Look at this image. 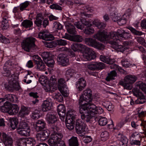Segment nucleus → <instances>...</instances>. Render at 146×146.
<instances>
[{
  "mask_svg": "<svg viewBox=\"0 0 146 146\" xmlns=\"http://www.w3.org/2000/svg\"><path fill=\"white\" fill-rule=\"evenodd\" d=\"M92 100V92L90 89L84 90L83 94L80 96L79 99L80 102L84 101L87 102L80 106L79 111L82 114V119L87 122L90 121L93 115L96 114H101L104 111L101 107H97L91 103Z\"/></svg>",
  "mask_w": 146,
  "mask_h": 146,
  "instance_id": "obj_1",
  "label": "nucleus"
},
{
  "mask_svg": "<svg viewBox=\"0 0 146 146\" xmlns=\"http://www.w3.org/2000/svg\"><path fill=\"white\" fill-rule=\"evenodd\" d=\"M77 112L74 110L70 109L67 112L65 119L66 127L69 130L74 129V123L77 116Z\"/></svg>",
  "mask_w": 146,
  "mask_h": 146,
  "instance_id": "obj_2",
  "label": "nucleus"
},
{
  "mask_svg": "<svg viewBox=\"0 0 146 146\" xmlns=\"http://www.w3.org/2000/svg\"><path fill=\"white\" fill-rule=\"evenodd\" d=\"M10 79H9V85L5 86V88L11 92L18 91L21 88L18 82V77L15 73L12 74Z\"/></svg>",
  "mask_w": 146,
  "mask_h": 146,
  "instance_id": "obj_3",
  "label": "nucleus"
},
{
  "mask_svg": "<svg viewBox=\"0 0 146 146\" xmlns=\"http://www.w3.org/2000/svg\"><path fill=\"white\" fill-rule=\"evenodd\" d=\"M36 39L33 37H29L25 40V44L22 46V48L28 52H34L36 50V46L35 44Z\"/></svg>",
  "mask_w": 146,
  "mask_h": 146,
  "instance_id": "obj_4",
  "label": "nucleus"
},
{
  "mask_svg": "<svg viewBox=\"0 0 146 146\" xmlns=\"http://www.w3.org/2000/svg\"><path fill=\"white\" fill-rule=\"evenodd\" d=\"M131 36L130 33L125 32L122 29H118L116 32H111L110 35V37L113 40H115L116 38H123L128 39L131 38Z\"/></svg>",
  "mask_w": 146,
  "mask_h": 146,
  "instance_id": "obj_5",
  "label": "nucleus"
},
{
  "mask_svg": "<svg viewBox=\"0 0 146 146\" xmlns=\"http://www.w3.org/2000/svg\"><path fill=\"white\" fill-rule=\"evenodd\" d=\"M82 51L84 52L82 56L85 61L90 60L94 59L96 57L95 52L86 46Z\"/></svg>",
  "mask_w": 146,
  "mask_h": 146,
  "instance_id": "obj_6",
  "label": "nucleus"
},
{
  "mask_svg": "<svg viewBox=\"0 0 146 146\" xmlns=\"http://www.w3.org/2000/svg\"><path fill=\"white\" fill-rule=\"evenodd\" d=\"M134 95L138 98L137 100L134 101L133 99L130 102V104L131 105L135 104H141L144 103L145 102L146 100L143 94L138 90L133 92Z\"/></svg>",
  "mask_w": 146,
  "mask_h": 146,
  "instance_id": "obj_7",
  "label": "nucleus"
},
{
  "mask_svg": "<svg viewBox=\"0 0 146 146\" xmlns=\"http://www.w3.org/2000/svg\"><path fill=\"white\" fill-rule=\"evenodd\" d=\"M63 135L60 133L58 134L51 135L50 137L48 140V143L50 146H56L57 143L60 141L63 137Z\"/></svg>",
  "mask_w": 146,
  "mask_h": 146,
  "instance_id": "obj_8",
  "label": "nucleus"
},
{
  "mask_svg": "<svg viewBox=\"0 0 146 146\" xmlns=\"http://www.w3.org/2000/svg\"><path fill=\"white\" fill-rule=\"evenodd\" d=\"M73 20L70 18H67L66 21L64 22V26L66 27L67 32L70 34L75 35L76 34L75 27L73 25Z\"/></svg>",
  "mask_w": 146,
  "mask_h": 146,
  "instance_id": "obj_9",
  "label": "nucleus"
},
{
  "mask_svg": "<svg viewBox=\"0 0 146 146\" xmlns=\"http://www.w3.org/2000/svg\"><path fill=\"white\" fill-rule=\"evenodd\" d=\"M86 125L79 119H77L76 122L75 129L78 134H80L83 135L86 131Z\"/></svg>",
  "mask_w": 146,
  "mask_h": 146,
  "instance_id": "obj_10",
  "label": "nucleus"
},
{
  "mask_svg": "<svg viewBox=\"0 0 146 146\" xmlns=\"http://www.w3.org/2000/svg\"><path fill=\"white\" fill-rule=\"evenodd\" d=\"M119 39L116 38L115 40H113L110 41V43L113 46V47L117 51L123 52L125 51L127 47L123 45H119L118 43L120 41Z\"/></svg>",
  "mask_w": 146,
  "mask_h": 146,
  "instance_id": "obj_11",
  "label": "nucleus"
},
{
  "mask_svg": "<svg viewBox=\"0 0 146 146\" xmlns=\"http://www.w3.org/2000/svg\"><path fill=\"white\" fill-rule=\"evenodd\" d=\"M38 36L39 38L47 41L51 40L54 39L53 35L48 33L46 31H40L38 33Z\"/></svg>",
  "mask_w": 146,
  "mask_h": 146,
  "instance_id": "obj_12",
  "label": "nucleus"
},
{
  "mask_svg": "<svg viewBox=\"0 0 146 146\" xmlns=\"http://www.w3.org/2000/svg\"><path fill=\"white\" fill-rule=\"evenodd\" d=\"M104 67V64L101 62H94L88 66V69L92 70L102 69Z\"/></svg>",
  "mask_w": 146,
  "mask_h": 146,
  "instance_id": "obj_13",
  "label": "nucleus"
},
{
  "mask_svg": "<svg viewBox=\"0 0 146 146\" xmlns=\"http://www.w3.org/2000/svg\"><path fill=\"white\" fill-rule=\"evenodd\" d=\"M50 133L48 130H44L36 135L37 139L40 141H45L49 137Z\"/></svg>",
  "mask_w": 146,
  "mask_h": 146,
  "instance_id": "obj_14",
  "label": "nucleus"
},
{
  "mask_svg": "<svg viewBox=\"0 0 146 146\" xmlns=\"http://www.w3.org/2000/svg\"><path fill=\"white\" fill-rule=\"evenodd\" d=\"M64 38H66L71 41L77 42H81L83 40V38L82 36L80 35H77L74 36H71L66 33L65 34V35L64 36Z\"/></svg>",
  "mask_w": 146,
  "mask_h": 146,
  "instance_id": "obj_15",
  "label": "nucleus"
},
{
  "mask_svg": "<svg viewBox=\"0 0 146 146\" xmlns=\"http://www.w3.org/2000/svg\"><path fill=\"white\" fill-rule=\"evenodd\" d=\"M55 114V112H51L46 115V120L48 124L56 123V116Z\"/></svg>",
  "mask_w": 146,
  "mask_h": 146,
  "instance_id": "obj_16",
  "label": "nucleus"
},
{
  "mask_svg": "<svg viewBox=\"0 0 146 146\" xmlns=\"http://www.w3.org/2000/svg\"><path fill=\"white\" fill-rule=\"evenodd\" d=\"M93 37L101 41H104L108 39V36L103 32L99 31L98 32L93 36Z\"/></svg>",
  "mask_w": 146,
  "mask_h": 146,
  "instance_id": "obj_17",
  "label": "nucleus"
},
{
  "mask_svg": "<svg viewBox=\"0 0 146 146\" xmlns=\"http://www.w3.org/2000/svg\"><path fill=\"white\" fill-rule=\"evenodd\" d=\"M48 130L50 134L51 133V135L58 134L57 133L58 128L57 126V123H54L48 124Z\"/></svg>",
  "mask_w": 146,
  "mask_h": 146,
  "instance_id": "obj_18",
  "label": "nucleus"
},
{
  "mask_svg": "<svg viewBox=\"0 0 146 146\" xmlns=\"http://www.w3.org/2000/svg\"><path fill=\"white\" fill-rule=\"evenodd\" d=\"M36 130L37 131H39L44 129L46 127V123L42 119L38 120L36 122Z\"/></svg>",
  "mask_w": 146,
  "mask_h": 146,
  "instance_id": "obj_19",
  "label": "nucleus"
},
{
  "mask_svg": "<svg viewBox=\"0 0 146 146\" xmlns=\"http://www.w3.org/2000/svg\"><path fill=\"white\" fill-rule=\"evenodd\" d=\"M86 81L83 78L79 79L76 83V87L80 91L82 90L86 86Z\"/></svg>",
  "mask_w": 146,
  "mask_h": 146,
  "instance_id": "obj_20",
  "label": "nucleus"
},
{
  "mask_svg": "<svg viewBox=\"0 0 146 146\" xmlns=\"http://www.w3.org/2000/svg\"><path fill=\"white\" fill-rule=\"evenodd\" d=\"M42 110L44 111H47L52 108V103L47 100L44 101L42 105Z\"/></svg>",
  "mask_w": 146,
  "mask_h": 146,
  "instance_id": "obj_21",
  "label": "nucleus"
},
{
  "mask_svg": "<svg viewBox=\"0 0 146 146\" xmlns=\"http://www.w3.org/2000/svg\"><path fill=\"white\" fill-rule=\"evenodd\" d=\"M17 131L18 134L21 136H28L30 135L31 130L30 128L17 129Z\"/></svg>",
  "mask_w": 146,
  "mask_h": 146,
  "instance_id": "obj_22",
  "label": "nucleus"
},
{
  "mask_svg": "<svg viewBox=\"0 0 146 146\" xmlns=\"http://www.w3.org/2000/svg\"><path fill=\"white\" fill-rule=\"evenodd\" d=\"M58 90L62 96H64V79L61 78L58 80Z\"/></svg>",
  "mask_w": 146,
  "mask_h": 146,
  "instance_id": "obj_23",
  "label": "nucleus"
},
{
  "mask_svg": "<svg viewBox=\"0 0 146 146\" xmlns=\"http://www.w3.org/2000/svg\"><path fill=\"white\" fill-rule=\"evenodd\" d=\"M58 112L59 117L61 120L64 121V105L60 104L58 106Z\"/></svg>",
  "mask_w": 146,
  "mask_h": 146,
  "instance_id": "obj_24",
  "label": "nucleus"
},
{
  "mask_svg": "<svg viewBox=\"0 0 146 146\" xmlns=\"http://www.w3.org/2000/svg\"><path fill=\"white\" fill-rule=\"evenodd\" d=\"M44 19V17L42 13L38 14L36 16L35 23L38 27H41L42 21Z\"/></svg>",
  "mask_w": 146,
  "mask_h": 146,
  "instance_id": "obj_25",
  "label": "nucleus"
},
{
  "mask_svg": "<svg viewBox=\"0 0 146 146\" xmlns=\"http://www.w3.org/2000/svg\"><path fill=\"white\" fill-rule=\"evenodd\" d=\"M86 46L85 45L81 44L73 43L71 46V48L74 52H76L80 50V48H81V50L82 51L85 48Z\"/></svg>",
  "mask_w": 146,
  "mask_h": 146,
  "instance_id": "obj_26",
  "label": "nucleus"
},
{
  "mask_svg": "<svg viewBox=\"0 0 146 146\" xmlns=\"http://www.w3.org/2000/svg\"><path fill=\"white\" fill-rule=\"evenodd\" d=\"M5 101H7L9 102H16L17 100L16 96L13 94H8L5 96L4 98Z\"/></svg>",
  "mask_w": 146,
  "mask_h": 146,
  "instance_id": "obj_27",
  "label": "nucleus"
},
{
  "mask_svg": "<svg viewBox=\"0 0 146 146\" xmlns=\"http://www.w3.org/2000/svg\"><path fill=\"white\" fill-rule=\"evenodd\" d=\"M137 78L133 75H129L126 76L124 78V80L126 83L132 84L136 81Z\"/></svg>",
  "mask_w": 146,
  "mask_h": 146,
  "instance_id": "obj_28",
  "label": "nucleus"
},
{
  "mask_svg": "<svg viewBox=\"0 0 146 146\" xmlns=\"http://www.w3.org/2000/svg\"><path fill=\"white\" fill-rule=\"evenodd\" d=\"M131 125L132 127L135 129H137L140 126H143L144 129L145 128V125L143 124V122L141 120H139L135 122L133 121L131 122Z\"/></svg>",
  "mask_w": 146,
  "mask_h": 146,
  "instance_id": "obj_29",
  "label": "nucleus"
},
{
  "mask_svg": "<svg viewBox=\"0 0 146 146\" xmlns=\"http://www.w3.org/2000/svg\"><path fill=\"white\" fill-rule=\"evenodd\" d=\"M29 112V111L27 107L23 106L21 107L19 115L20 117H23L28 115Z\"/></svg>",
  "mask_w": 146,
  "mask_h": 146,
  "instance_id": "obj_30",
  "label": "nucleus"
},
{
  "mask_svg": "<svg viewBox=\"0 0 146 146\" xmlns=\"http://www.w3.org/2000/svg\"><path fill=\"white\" fill-rule=\"evenodd\" d=\"M26 146H33L36 143V141L33 138L28 137L25 138Z\"/></svg>",
  "mask_w": 146,
  "mask_h": 146,
  "instance_id": "obj_31",
  "label": "nucleus"
},
{
  "mask_svg": "<svg viewBox=\"0 0 146 146\" xmlns=\"http://www.w3.org/2000/svg\"><path fill=\"white\" fill-rule=\"evenodd\" d=\"M19 110V108L18 106L15 104H13L11 105L10 111H9V114L11 115H13L17 113Z\"/></svg>",
  "mask_w": 146,
  "mask_h": 146,
  "instance_id": "obj_32",
  "label": "nucleus"
},
{
  "mask_svg": "<svg viewBox=\"0 0 146 146\" xmlns=\"http://www.w3.org/2000/svg\"><path fill=\"white\" fill-rule=\"evenodd\" d=\"M4 107H2V111L9 113V111H10L12 105L10 102L7 101L4 102Z\"/></svg>",
  "mask_w": 146,
  "mask_h": 146,
  "instance_id": "obj_33",
  "label": "nucleus"
},
{
  "mask_svg": "<svg viewBox=\"0 0 146 146\" xmlns=\"http://www.w3.org/2000/svg\"><path fill=\"white\" fill-rule=\"evenodd\" d=\"M85 41L86 44L94 47L97 42L95 39L90 38H86Z\"/></svg>",
  "mask_w": 146,
  "mask_h": 146,
  "instance_id": "obj_34",
  "label": "nucleus"
},
{
  "mask_svg": "<svg viewBox=\"0 0 146 146\" xmlns=\"http://www.w3.org/2000/svg\"><path fill=\"white\" fill-rule=\"evenodd\" d=\"M84 11L83 12H81V15L82 16H84L85 17H91L92 15L90 14L86 13L85 12H92L93 10L91 7H89L88 6H87L84 7Z\"/></svg>",
  "mask_w": 146,
  "mask_h": 146,
  "instance_id": "obj_35",
  "label": "nucleus"
},
{
  "mask_svg": "<svg viewBox=\"0 0 146 146\" xmlns=\"http://www.w3.org/2000/svg\"><path fill=\"white\" fill-rule=\"evenodd\" d=\"M70 146H78V143L77 138L74 136L72 137L69 141Z\"/></svg>",
  "mask_w": 146,
  "mask_h": 146,
  "instance_id": "obj_36",
  "label": "nucleus"
},
{
  "mask_svg": "<svg viewBox=\"0 0 146 146\" xmlns=\"http://www.w3.org/2000/svg\"><path fill=\"white\" fill-rule=\"evenodd\" d=\"M103 104L109 111H113L114 109V105L109 102L106 101L103 102Z\"/></svg>",
  "mask_w": 146,
  "mask_h": 146,
  "instance_id": "obj_37",
  "label": "nucleus"
},
{
  "mask_svg": "<svg viewBox=\"0 0 146 146\" xmlns=\"http://www.w3.org/2000/svg\"><path fill=\"white\" fill-rule=\"evenodd\" d=\"M36 61L35 64L36 65L37 68L40 70H44L45 69V66L42 60L39 61Z\"/></svg>",
  "mask_w": 146,
  "mask_h": 146,
  "instance_id": "obj_38",
  "label": "nucleus"
},
{
  "mask_svg": "<svg viewBox=\"0 0 146 146\" xmlns=\"http://www.w3.org/2000/svg\"><path fill=\"white\" fill-rule=\"evenodd\" d=\"M41 56L43 61L45 62L47 60L50 58L52 57V54L49 52H44L41 53Z\"/></svg>",
  "mask_w": 146,
  "mask_h": 146,
  "instance_id": "obj_39",
  "label": "nucleus"
},
{
  "mask_svg": "<svg viewBox=\"0 0 146 146\" xmlns=\"http://www.w3.org/2000/svg\"><path fill=\"white\" fill-rule=\"evenodd\" d=\"M10 125L12 129L14 130L18 124V121L16 118H11L10 120Z\"/></svg>",
  "mask_w": 146,
  "mask_h": 146,
  "instance_id": "obj_40",
  "label": "nucleus"
},
{
  "mask_svg": "<svg viewBox=\"0 0 146 146\" xmlns=\"http://www.w3.org/2000/svg\"><path fill=\"white\" fill-rule=\"evenodd\" d=\"M33 76L31 73L30 74L29 72L25 77V78L23 79V81L27 84H29L32 82V79Z\"/></svg>",
  "mask_w": 146,
  "mask_h": 146,
  "instance_id": "obj_41",
  "label": "nucleus"
},
{
  "mask_svg": "<svg viewBox=\"0 0 146 146\" xmlns=\"http://www.w3.org/2000/svg\"><path fill=\"white\" fill-rule=\"evenodd\" d=\"M30 4V2L28 1H26L21 3L19 6L20 11H22L24 10H26V8L28 7Z\"/></svg>",
  "mask_w": 146,
  "mask_h": 146,
  "instance_id": "obj_42",
  "label": "nucleus"
},
{
  "mask_svg": "<svg viewBox=\"0 0 146 146\" xmlns=\"http://www.w3.org/2000/svg\"><path fill=\"white\" fill-rule=\"evenodd\" d=\"M22 25L25 28H28L32 27L33 25L32 21L29 20H25L22 23Z\"/></svg>",
  "mask_w": 146,
  "mask_h": 146,
  "instance_id": "obj_43",
  "label": "nucleus"
},
{
  "mask_svg": "<svg viewBox=\"0 0 146 146\" xmlns=\"http://www.w3.org/2000/svg\"><path fill=\"white\" fill-rule=\"evenodd\" d=\"M108 75L106 78V80L109 81L111 80L114 79V77L116 76L117 73L115 70H113L108 74Z\"/></svg>",
  "mask_w": 146,
  "mask_h": 146,
  "instance_id": "obj_44",
  "label": "nucleus"
},
{
  "mask_svg": "<svg viewBox=\"0 0 146 146\" xmlns=\"http://www.w3.org/2000/svg\"><path fill=\"white\" fill-rule=\"evenodd\" d=\"M12 138L5 133H3L2 134V141L4 143L7 141L13 140Z\"/></svg>",
  "mask_w": 146,
  "mask_h": 146,
  "instance_id": "obj_45",
  "label": "nucleus"
},
{
  "mask_svg": "<svg viewBox=\"0 0 146 146\" xmlns=\"http://www.w3.org/2000/svg\"><path fill=\"white\" fill-rule=\"evenodd\" d=\"M57 61L59 64L64 66V54H61L58 55L57 58Z\"/></svg>",
  "mask_w": 146,
  "mask_h": 146,
  "instance_id": "obj_46",
  "label": "nucleus"
},
{
  "mask_svg": "<svg viewBox=\"0 0 146 146\" xmlns=\"http://www.w3.org/2000/svg\"><path fill=\"white\" fill-rule=\"evenodd\" d=\"M93 23L99 29H103L106 26V24L102 23H100L97 20H95L93 22Z\"/></svg>",
  "mask_w": 146,
  "mask_h": 146,
  "instance_id": "obj_47",
  "label": "nucleus"
},
{
  "mask_svg": "<svg viewBox=\"0 0 146 146\" xmlns=\"http://www.w3.org/2000/svg\"><path fill=\"white\" fill-rule=\"evenodd\" d=\"M136 86L142 91H144L146 89V84H145L141 81H139L136 82Z\"/></svg>",
  "mask_w": 146,
  "mask_h": 146,
  "instance_id": "obj_48",
  "label": "nucleus"
},
{
  "mask_svg": "<svg viewBox=\"0 0 146 146\" xmlns=\"http://www.w3.org/2000/svg\"><path fill=\"white\" fill-rule=\"evenodd\" d=\"M108 123L107 119L105 117H101L98 120L99 124L101 126L106 125Z\"/></svg>",
  "mask_w": 146,
  "mask_h": 146,
  "instance_id": "obj_49",
  "label": "nucleus"
},
{
  "mask_svg": "<svg viewBox=\"0 0 146 146\" xmlns=\"http://www.w3.org/2000/svg\"><path fill=\"white\" fill-rule=\"evenodd\" d=\"M100 59L101 61L109 64H111L113 62L112 60L110 59L106 58L104 56H100Z\"/></svg>",
  "mask_w": 146,
  "mask_h": 146,
  "instance_id": "obj_50",
  "label": "nucleus"
},
{
  "mask_svg": "<svg viewBox=\"0 0 146 146\" xmlns=\"http://www.w3.org/2000/svg\"><path fill=\"white\" fill-rule=\"evenodd\" d=\"M16 145L18 146H26L25 138H20L16 141Z\"/></svg>",
  "mask_w": 146,
  "mask_h": 146,
  "instance_id": "obj_51",
  "label": "nucleus"
},
{
  "mask_svg": "<svg viewBox=\"0 0 146 146\" xmlns=\"http://www.w3.org/2000/svg\"><path fill=\"white\" fill-rule=\"evenodd\" d=\"M39 80L40 84L45 86L48 83V81L44 76H42L39 78Z\"/></svg>",
  "mask_w": 146,
  "mask_h": 146,
  "instance_id": "obj_52",
  "label": "nucleus"
},
{
  "mask_svg": "<svg viewBox=\"0 0 146 146\" xmlns=\"http://www.w3.org/2000/svg\"><path fill=\"white\" fill-rule=\"evenodd\" d=\"M102 140V141H105L109 138V134L106 131H104L102 132L101 134Z\"/></svg>",
  "mask_w": 146,
  "mask_h": 146,
  "instance_id": "obj_53",
  "label": "nucleus"
},
{
  "mask_svg": "<svg viewBox=\"0 0 146 146\" xmlns=\"http://www.w3.org/2000/svg\"><path fill=\"white\" fill-rule=\"evenodd\" d=\"M44 62L48 67H53L54 65V61L52 57Z\"/></svg>",
  "mask_w": 146,
  "mask_h": 146,
  "instance_id": "obj_54",
  "label": "nucleus"
},
{
  "mask_svg": "<svg viewBox=\"0 0 146 146\" xmlns=\"http://www.w3.org/2000/svg\"><path fill=\"white\" fill-rule=\"evenodd\" d=\"M25 128H30L28 127V124L25 121H22L20 122L19 127L17 129H24Z\"/></svg>",
  "mask_w": 146,
  "mask_h": 146,
  "instance_id": "obj_55",
  "label": "nucleus"
},
{
  "mask_svg": "<svg viewBox=\"0 0 146 146\" xmlns=\"http://www.w3.org/2000/svg\"><path fill=\"white\" fill-rule=\"evenodd\" d=\"M120 84L123 86L124 89L130 90L132 88V84L129 83H126L125 81L124 80L123 82H122Z\"/></svg>",
  "mask_w": 146,
  "mask_h": 146,
  "instance_id": "obj_56",
  "label": "nucleus"
},
{
  "mask_svg": "<svg viewBox=\"0 0 146 146\" xmlns=\"http://www.w3.org/2000/svg\"><path fill=\"white\" fill-rule=\"evenodd\" d=\"M128 29H129L133 33L136 35L140 36L142 34V32L137 31L135 29L131 27H129Z\"/></svg>",
  "mask_w": 146,
  "mask_h": 146,
  "instance_id": "obj_57",
  "label": "nucleus"
},
{
  "mask_svg": "<svg viewBox=\"0 0 146 146\" xmlns=\"http://www.w3.org/2000/svg\"><path fill=\"white\" fill-rule=\"evenodd\" d=\"M121 64L122 65L126 68L129 67L131 66L130 63L126 59H123L121 61Z\"/></svg>",
  "mask_w": 146,
  "mask_h": 146,
  "instance_id": "obj_58",
  "label": "nucleus"
},
{
  "mask_svg": "<svg viewBox=\"0 0 146 146\" xmlns=\"http://www.w3.org/2000/svg\"><path fill=\"white\" fill-rule=\"evenodd\" d=\"M94 29L92 28H87L84 30V33L86 34L91 35L94 33Z\"/></svg>",
  "mask_w": 146,
  "mask_h": 146,
  "instance_id": "obj_59",
  "label": "nucleus"
},
{
  "mask_svg": "<svg viewBox=\"0 0 146 146\" xmlns=\"http://www.w3.org/2000/svg\"><path fill=\"white\" fill-rule=\"evenodd\" d=\"M74 25L78 29L82 30L84 27V25L82 24V21L75 22L74 23Z\"/></svg>",
  "mask_w": 146,
  "mask_h": 146,
  "instance_id": "obj_60",
  "label": "nucleus"
},
{
  "mask_svg": "<svg viewBox=\"0 0 146 146\" xmlns=\"http://www.w3.org/2000/svg\"><path fill=\"white\" fill-rule=\"evenodd\" d=\"M9 17H3L2 24L3 27H7L8 25V21Z\"/></svg>",
  "mask_w": 146,
  "mask_h": 146,
  "instance_id": "obj_61",
  "label": "nucleus"
},
{
  "mask_svg": "<svg viewBox=\"0 0 146 146\" xmlns=\"http://www.w3.org/2000/svg\"><path fill=\"white\" fill-rule=\"evenodd\" d=\"M50 8L51 9L59 10H61L62 9L61 7L56 4H53L50 5Z\"/></svg>",
  "mask_w": 146,
  "mask_h": 146,
  "instance_id": "obj_62",
  "label": "nucleus"
},
{
  "mask_svg": "<svg viewBox=\"0 0 146 146\" xmlns=\"http://www.w3.org/2000/svg\"><path fill=\"white\" fill-rule=\"evenodd\" d=\"M83 141L86 143H88L91 141L92 139L90 136H85L83 139Z\"/></svg>",
  "mask_w": 146,
  "mask_h": 146,
  "instance_id": "obj_63",
  "label": "nucleus"
},
{
  "mask_svg": "<svg viewBox=\"0 0 146 146\" xmlns=\"http://www.w3.org/2000/svg\"><path fill=\"white\" fill-rule=\"evenodd\" d=\"M128 139L126 137H122L121 141V143L122 145H124V146H127V144L128 143Z\"/></svg>",
  "mask_w": 146,
  "mask_h": 146,
  "instance_id": "obj_64",
  "label": "nucleus"
}]
</instances>
